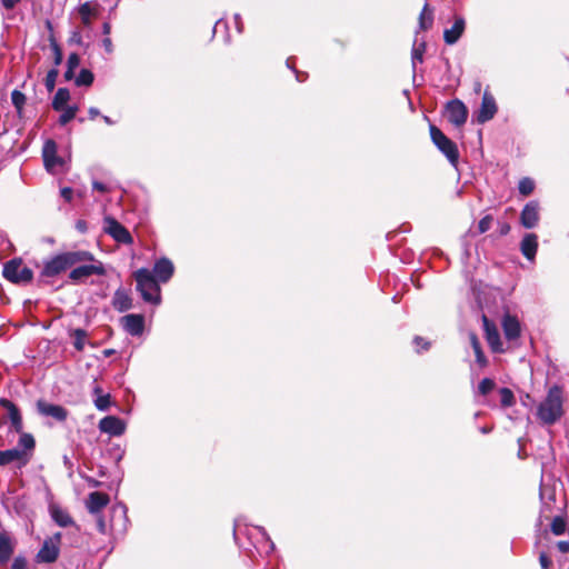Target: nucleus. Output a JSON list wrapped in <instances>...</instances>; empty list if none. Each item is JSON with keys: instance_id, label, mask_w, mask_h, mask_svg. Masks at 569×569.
Listing matches in <instances>:
<instances>
[{"instance_id": "obj_15", "label": "nucleus", "mask_w": 569, "mask_h": 569, "mask_svg": "<svg viewBox=\"0 0 569 569\" xmlns=\"http://www.w3.org/2000/svg\"><path fill=\"white\" fill-rule=\"evenodd\" d=\"M496 112L497 104L495 98L490 93L485 92L480 109L476 116L477 121L479 123H485L491 120L495 117Z\"/></svg>"}, {"instance_id": "obj_2", "label": "nucleus", "mask_w": 569, "mask_h": 569, "mask_svg": "<svg viewBox=\"0 0 569 569\" xmlns=\"http://www.w3.org/2000/svg\"><path fill=\"white\" fill-rule=\"evenodd\" d=\"M562 415V391L558 386H553L538 406L537 417L542 423L551 426L557 422Z\"/></svg>"}, {"instance_id": "obj_58", "label": "nucleus", "mask_w": 569, "mask_h": 569, "mask_svg": "<svg viewBox=\"0 0 569 569\" xmlns=\"http://www.w3.org/2000/svg\"><path fill=\"white\" fill-rule=\"evenodd\" d=\"M99 114H100V111H99L97 108L91 107V108L89 109V117H90V119H94V118H96V117H98Z\"/></svg>"}, {"instance_id": "obj_35", "label": "nucleus", "mask_w": 569, "mask_h": 569, "mask_svg": "<svg viewBox=\"0 0 569 569\" xmlns=\"http://www.w3.org/2000/svg\"><path fill=\"white\" fill-rule=\"evenodd\" d=\"M567 529L566 519L561 516H556L551 521V531L556 536L563 535Z\"/></svg>"}, {"instance_id": "obj_17", "label": "nucleus", "mask_w": 569, "mask_h": 569, "mask_svg": "<svg viewBox=\"0 0 569 569\" xmlns=\"http://www.w3.org/2000/svg\"><path fill=\"white\" fill-rule=\"evenodd\" d=\"M37 409L40 415L52 417L57 421H64L68 417V411L62 406L48 403L42 400L37 402Z\"/></svg>"}, {"instance_id": "obj_29", "label": "nucleus", "mask_w": 569, "mask_h": 569, "mask_svg": "<svg viewBox=\"0 0 569 569\" xmlns=\"http://www.w3.org/2000/svg\"><path fill=\"white\" fill-rule=\"evenodd\" d=\"M470 343L476 355V361L480 367H486L488 361L482 352L481 345L475 333L470 335Z\"/></svg>"}, {"instance_id": "obj_46", "label": "nucleus", "mask_w": 569, "mask_h": 569, "mask_svg": "<svg viewBox=\"0 0 569 569\" xmlns=\"http://www.w3.org/2000/svg\"><path fill=\"white\" fill-rule=\"evenodd\" d=\"M539 562L542 569H549L551 566V560L547 556L545 551H541L539 555Z\"/></svg>"}, {"instance_id": "obj_56", "label": "nucleus", "mask_w": 569, "mask_h": 569, "mask_svg": "<svg viewBox=\"0 0 569 569\" xmlns=\"http://www.w3.org/2000/svg\"><path fill=\"white\" fill-rule=\"evenodd\" d=\"M413 342L417 347H419V342H423L422 349L427 350L429 348V342L425 341L421 337H416Z\"/></svg>"}, {"instance_id": "obj_42", "label": "nucleus", "mask_w": 569, "mask_h": 569, "mask_svg": "<svg viewBox=\"0 0 569 569\" xmlns=\"http://www.w3.org/2000/svg\"><path fill=\"white\" fill-rule=\"evenodd\" d=\"M492 217L490 214L485 216L478 223L479 233H485L491 228Z\"/></svg>"}, {"instance_id": "obj_44", "label": "nucleus", "mask_w": 569, "mask_h": 569, "mask_svg": "<svg viewBox=\"0 0 569 569\" xmlns=\"http://www.w3.org/2000/svg\"><path fill=\"white\" fill-rule=\"evenodd\" d=\"M80 63V58L77 53H71L67 60V67L69 69H77Z\"/></svg>"}, {"instance_id": "obj_14", "label": "nucleus", "mask_w": 569, "mask_h": 569, "mask_svg": "<svg viewBox=\"0 0 569 569\" xmlns=\"http://www.w3.org/2000/svg\"><path fill=\"white\" fill-rule=\"evenodd\" d=\"M99 429L109 436L119 437L124 433L126 425L116 416H107L99 421Z\"/></svg>"}, {"instance_id": "obj_4", "label": "nucleus", "mask_w": 569, "mask_h": 569, "mask_svg": "<svg viewBox=\"0 0 569 569\" xmlns=\"http://www.w3.org/2000/svg\"><path fill=\"white\" fill-rule=\"evenodd\" d=\"M137 281V290L146 302L159 305L161 301L160 287L152 272L147 268H141L133 273Z\"/></svg>"}, {"instance_id": "obj_20", "label": "nucleus", "mask_w": 569, "mask_h": 569, "mask_svg": "<svg viewBox=\"0 0 569 569\" xmlns=\"http://www.w3.org/2000/svg\"><path fill=\"white\" fill-rule=\"evenodd\" d=\"M124 330L131 336H140L144 329V318L141 315H127L122 319Z\"/></svg>"}, {"instance_id": "obj_22", "label": "nucleus", "mask_w": 569, "mask_h": 569, "mask_svg": "<svg viewBox=\"0 0 569 569\" xmlns=\"http://www.w3.org/2000/svg\"><path fill=\"white\" fill-rule=\"evenodd\" d=\"M109 502V497L104 492L94 491L91 492L87 500V508L90 513L99 515Z\"/></svg>"}, {"instance_id": "obj_26", "label": "nucleus", "mask_w": 569, "mask_h": 569, "mask_svg": "<svg viewBox=\"0 0 569 569\" xmlns=\"http://www.w3.org/2000/svg\"><path fill=\"white\" fill-rule=\"evenodd\" d=\"M433 11L428 3H425L419 16V30L426 31L432 27Z\"/></svg>"}, {"instance_id": "obj_28", "label": "nucleus", "mask_w": 569, "mask_h": 569, "mask_svg": "<svg viewBox=\"0 0 569 569\" xmlns=\"http://www.w3.org/2000/svg\"><path fill=\"white\" fill-rule=\"evenodd\" d=\"M51 516L56 523L60 527H69L73 523L70 515L60 508H52Z\"/></svg>"}, {"instance_id": "obj_32", "label": "nucleus", "mask_w": 569, "mask_h": 569, "mask_svg": "<svg viewBox=\"0 0 569 569\" xmlns=\"http://www.w3.org/2000/svg\"><path fill=\"white\" fill-rule=\"evenodd\" d=\"M61 112L60 117H59V123L61 126H66L68 122H70L77 114L78 112V107L77 106H67V107H63L62 110H59Z\"/></svg>"}, {"instance_id": "obj_55", "label": "nucleus", "mask_w": 569, "mask_h": 569, "mask_svg": "<svg viewBox=\"0 0 569 569\" xmlns=\"http://www.w3.org/2000/svg\"><path fill=\"white\" fill-rule=\"evenodd\" d=\"M20 0H1L2 6L6 9H12Z\"/></svg>"}, {"instance_id": "obj_34", "label": "nucleus", "mask_w": 569, "mask_h": 569, "mask_svg": "<svg viewBox=\"0 0 569 569\" xmlns=\"http://www.w3.org/2000/svg\"><path fill=\"white\" fill-rule=\"evenodd\" d=\"M93 79H94L93 73H92L90 70H88V69H82V70L79 72L78 77L76 78L74 83H76L78 87H81V86H86V87H88V86H91V84H92Z\"/></svg>"}, {"instance_id": "obj_43", "label": "nucleus", "mask_w": 569, "mask_h": 569, "mask_svg": "<svg viewBox=\"0 0 569 569\" xmlns=\"http://www.w3.org/2000/svg\"><path fill=\"white\" fill-rule=\"evenodd\" d=\"M94 516H96L98 531L102 535H106L108 531V528H107V523H106L104 519L102 518V516L100 513L94 515Z\"/></svg>"}, {"instance_id": "obj_30", "label": "nucleus", "mask_w": 569, "mask_h": 569, "mask_svg": "<svg viewBox=\"0 0 569 569\" xmlns=\"http://www.w3.org/2000/svg\"><path fill=\"white\" fill-rule=\"evenodd\" d=\"M78 12L84 26H90L92 17L97 13L96 9L89 2L82 3L79 7Z\"/></svg>"}, {"instance_id": "obj_1", "label": "nucleus", "mask_w": 569, "mask_h": 569, "mask_svg": "<svg viewBox=\"0 0 569 569\" xmlns=\"http://www.w3.org/2000/svg\"><path fill=\"white\" fill-rule=\"evenodd\" d=\"M92 260H94V257L89 251H68L59 253L44 261L41 274L52 278L79 262Z\"/></svg>"}, {"instance_id": "obj_63", "label": "nucleus", "mask_w": 569, "mask_h": 569, "mask_svg": "<svg viewBox=\"0 0 569 569\" xmlns=\"http://www.w3.org/2000/svg\"><path fill=\"white\" fill-rule=\"evenodd\" d=\"M102 119L108 126H112L114 123L113 120L108 116H102Z\"/></svg>"}, {"instance_id": "obj_23", "label": "nucleus", "mask_w": 569, "mask_h": 569, "mask_svg": "<svg viewBox=\"0 0 569 569\" xmlns=\"http://www.w3.org/2000/svg\"><path fill=\"white\" fill-rule=\"evenodd\" d=\"M538 249V237L535 233H527L520 243L521 253L530 261L536 257Z\"/></svg>"}, {"instance_id": "obj_12", "label": "nucleus", "mask_w": 569, "mask_h": 569, "mask_svg": "<svg viewBox=\"0 0 569 569\" xmlns=\"http://www.w3.org/2000/svg\"><path fill=\"white\" fill-rule=\"evenodd\" d=\"M540 207L539 202L536 200L529 201L520 213V223L526 229H532L535 228L540 219Z\"/></svg>"}, {"instance_id": "obj_62", "label": "nucleus", "mask_w": 569, "mask_h": 569, "mask_svg": "<svg viewBox=\"0 0 569 569\" xmlns=\"http://www.w3.org/2000/svg\"><path fill=\"white\" fill-rule=\"evenodd\" d=\"M93 393L96 397H98L99 395H102V389L100 386L98 385H94L93 389H92Z\"/></svg>"}, {"instance_id": "obj_13", "label": "nucleus", "mask_w": 569, "mask_h": 569, "mask_svg": "<svg viewBox=\"0 0 569 569\" xmlns=\"http://www.w3.org/2000/svg\"><path fill=\"white\" fill-rule=\"evenodd\" d=\"M30 461V455L20 448H12L0 451V466H7L16 462L18 468H22Z\"/></svg>"}, {"instance_id": "obj_50", "label": "nucleus", "mask_w": 569, "mask_h": 569, "mask_svg": "<svg viewBox=\"0 0 569 569\" xmlns=\"http://www.w3.org/2000/svg\"><path fill=\"white\" fill-rule=\"evenodd\" d=\"M72 194H73V190L69 187H64L61 189V197L66 200V201H71L72 199Z\"/></svg>"}, {"instance_id": "obj_39", "label": "nucleus", "mask_w": 569, "mask_h": 569, "mask_svg": "<svg viewBox=\"0 0 569 569\" xmlns=\"http://www.w3.org/2000/svg\"><path fill=\"white\" fill-rule=\"evenodd\" d=\"M94 406L99 411H106L110 407V395H99L94 399Z\"/></svg>"}, {"instance_id": "obj_57", "label": "nucleus", "mask_w": 569, "mask_h": 569, "mask_svg": "<svg viewBox=\"0 0 569 569\" xmlns=\"http://www.w3.org/2000/svg\"><path fill=\"white\" fill-rule=\"evenodd\" d=\"M509 231H510V226H509L508 223H502V224H500V230H499V232H500V234H501V236H506V234H508V233H509Z\"/></svg>"}, {"instance_id": "obj_48", "label": "nucleus", "mask_w": 569, "mask_h": 569, "mask_svg": "<svg viewBox=\"0 0 569 569\" xmlns=\"http://www.w3.org/2000/svg\"><path fill=\"white\" fill-rule=\"evenodd\" d=\"M551 512V506L548 502H545L542 505L541 511H540V518L549 519Z\"/></svg>"}, {"instance_id": "obj_19", "label": "nucleus", "mask_w": 569, "mask_h": 569, "mask_svg": "<svg viewBox=\"0 0 569 569\" xmlns=\"http://www.w3.org/2000/svg\"><path fill=\"white\" fill-rule=\"evenodd\" d=\"M173 271V263L167 258H161L154 263L153 277L158 282H167L172 277Z\"/></svg>"}, {"instance_id": "obj_40", "label": "nucleus", "mask_w": 569, "mask_h": 569, "mask_svg": "<svg viewBox=\"0 0 569 569\" xmlns=\"http://www.w3.org/2000/svg\"><path fill=\"white\" fill-rule=\"evenodd\" d=\"M495 387H496V383L492 379L485 378L480 381V383L478 386V391H479V393L486 396L489 392H491L495 389Z\"/></svg>"}, {"instance_id": "obj_49", "label": "nucleus", "mask_w": 569, "mask_h": 569, "mask_svg": "<svg viewBox=\"0 0 569 569\" xmlns=\"http://www.w3.org/2000/svg\"><path fill=\"white\" fill-rule=\"evenodd\" d=\"M53 51H54V64L59 66L62 61V53L58 44H53Z\"/></svg>"}, {"instance_id": "obj_3", "label": "nucleus", "mask_w": 569, "mask_h": 569, "mask_svg": "<svg viewBox=\"0 0 569 569\" xmlns=\"http://www.w3.org/2000/svg\"><path fill=\"white\" fill-rule=\"evenodd\" d=\"M0 406L2 409H4L7 411L8 418L10 419L11 428L13 429V431H16L17 433H20L19 442L16 448H20V450H24L31 457L32 451L36 446V441H34V438L32 435L22 432V429H23L22 417H21V413H20L18 407L12 401H10L9 399H6V398L0 399Z\"/></svg>"}, {"instance_id": "obj_52", "label": "nucleus", "mask_w": 569, "mask_h": 569, "mask_svg": "<svg viewBox=\"0 0 569 569\" xmlns=\"http://www.w3.org/2000/svg\"><path fill=\"white\" fill-rule=\"evenodd\" d=\"M102 46L104 48V50L108 52V53H111L112 50H113V47H112V41L109 37H106L103 40H102Z\"/></svg>"}, {"instance_id": "obj_41", "label": "nucleus", "mask_w": 569, "mask_h": 569, "mask_svg": "<svg viewBox=\"0 0 569 569\" xmlns=\"http://www.w3.org/2000/svg\"><path fill=\"white\" fill-rule=\"evenodd\" d=\"M11 100L13 106L20 111L26 102V97L22 92L13 90L11 93Z\"/></svg>"}, {"instance_id": "obj_53", "label": "nucleus", "mask_w": 569, "mask_h": 569, "mask_svg": "<svg viewBox=\"0 0 569 569\" xmlns=\"http://www.w3.org/2000/svg\"><path fill=\"white\" fill-rule=\"evenodd\" d=\"M557 547L560 552L567 553L569 551V541H559Z\"/></svg>"}, {"instance_id": "obj_47", "label": "nucleus", "mask_w": 569, "mask_h": 569, "mask_svg": "<svg viewBox=\"0 0 569 569\" xmlns=\"http://www.w3.org/2000/svg\"><path fill=\"white\" fill-rule=\"evenodd\" d=\"M70 42L71 43H77V44H81L82 43V36H81L79 30L72 31L71 37H70Z\"/></svg>"}, {"instance_id": "obj_21", "label": "nucleus", "mask_w": 569, "mask_h": 569, "mask_svg": "<svg viewBox=\"0 0 569 569\" xmlns=\"http://www.w3.org/2000/svg\"><path fill=\"white\" fill-rule=\"evenodd\" d=\"M466 29V21L462 17H456L453 24L449 29H445L443 31V40L447 44L452 46L455 44Z\"/></svg>"}, {"instance_id": "obj_64", "label": "nucleus", "mask_w": 569, "mask_h": 569, "mask_svg": "<svg viewBox=\"0 0 569 569\" xmlns=\"http://www.w3.org/2000/svg\"><path fill=\"white\" fill-rule=\"evenodd\" d=\"M114 353V350L113 349H106L103 350V355L104 357H110Z\"/></svg>"}, {"instance_id": "obj_8", "label": "nucleus", "mask_w": 569, "mask_h": 569, "mask_svg": "<svg viewBox=\"0 0 569 569\" xmlns=\"http://www.w3.org/2000/svg\"><path fill=\"white\" fill-rule=\"evenodd\" d=\"M103 230L119 243L131 244L133 242L129 230L112 217H106L103 219Z\"/></svg>"}, {"instance_id": "obj_31", "label": "nucleus", "mask_w": 569, "mask_h": 569, "mask_svg": "<svg viewBox=\"0 0 569 569\" xmlns=\"http://www.w3.org/2000/svg\"><path fill=\"white\" fill-rule=\"evenodd\" d=\"M70 336L73 338V346H74V348L78 351H82L84 349L86 338H87L86 330H83L81 328L73 329L70 332Z\"/></svg>"}, {"instance_id": "obj_51", "label": "nucleus", "mask_w": 569, "mask_h": 569, "mask_svg": "<svg viewBox=\"0 0 569 569\" xmlns=\"http://www.w3.org/2000/svg\"><path fill=\"white\" fill-rule=\"evenodd\" d=\"M292 58H288L287 59V66L288 68L292 69L295 72H296V78L299 82H302L305 80V76H302L301 73H299L293 67H292Z\"/></svg>"}, {"instance_id": "obj_61", "label": "nucleus", "mask_w": 569, "mask_h": 569, "mask_svg": "<svg viewBox=\"0 0 569 569\" xmlns=\"http://www.w3.org/2000/svg\"><path fill=\"white\" fill-rule=\"evenodd\" d=\"M110 31H111L110 23L109 22H104L103 26H102V32L108 36L110 33Z\"/></svg>"}, {"instance_id": "obj_24", "label": "nucleus", "mask_w": 569, "mask_h": 569, "mask_svg": "<svg viewBox=\"0 0 569 569\" xmlns=\"http://www.w3.org/2000/svg\"><path fill=\"white\" fill-rule=\"evenodd\" d=\"M13 552V543L7 533H0V565L7 563Z\"/></svg>"}, {"instance_id": "obj_45", "label": "nucleus", "mask_w": 569, "mask_h": 569, "mask_svg": "<svg viewBox=\"0 0 569 569\" xmlns=\"http://www.w3.org/2000/svg\"><path fill=\"white\" fill-rule=\"evenodd\" d=\"M11 569H27V560L26 558L23 557H16L12 565H11Z\"/></svg>"}, {"instance_id": "obj_33", "label": "nucleus", "mask_w": 569, "mask_h": 569, "mask_svg": "<svg viewBox=\"0 0 569 569\" xmlns=\"http://www.w3.org/2000/svg\"><path fill=\"white\" fill-rule=\"evenodd\" d=\"M425 50H426L425 41H421L419 44H417V42H415L413 48H412V54H411L413 69L416 68L417 63H421L423 61Z\"/></svg>"}, {"instance_id": "obj_37", "label": "nucleus", "mask_w": 569, "mask_h": 569, "mask_svg": "<svg viewBox=\"0 0 569 569\" xmlns=\"http://www.w3.org/2000/svg\"><path fill=\"white\" fill-rule=\"evenodd\" d=\"M500 401H501V406L507 408V407H511L515 402V396L512 393V391L508 388H501L500 389Z\"/></svg>"}, {"instance_id": "obj_25", "label": "nucleus", "mask_w": 569, "mask_h": 569, "mask_svg": "<svg viewBox=\"0 0 569 569\" xmlns=\"http://www.w3.org/2000/svg\"><path fill=\"white\" fill-rule=\"evenodd\" d=\"M112 305L116 310L123 312L131 308V298L124 290H117L113 296Z\"/></svg>"}, {"instance_id": "obj_5", "label": "nucleus", "mask_w": 569, "mask_h": 569, "mask_svg": "<svg viewBox=\"0 0 569 569\" xmlns=\"http://www.w3.org/2000/svg\"><path fill=\"white\" fill-rule=\"evenodd\" d=\"M3 277L12 283L24 284L32 280L33 272L21 260L13 259L3 266Z\"/></svg>"}, {"instance_id": "obj_10", "label": "nucleus", "mask_w": 569, "mask_h": 569, "mask_svg": "<svg viewBox=\"0 0 569 569\" xmlns=\"http://www.w3.org/2000/svg\"><path fill=\"white\" fill-rule=\"evenodd\" d=\"M92 261L94 263L84 264V266H80V267L72 269L71 272L69 273V279L72 280L73 282H79V281H82V280L93 276V274L104 276L106 269H104L102 262L96 261V260H92Z\"/></svg>"}, {"instance_id": "obj_16", "label": "nucleus", "mask_w": 569, "mask_h": 569, "mask_svg": "<svg viewBox=\"0 0 569 569\" xmlns=\"http://www.w3.org/2000/svg\"><path fill=\"white\" fill-rule=\"evenodd\" d=\"M483 328L486 333V340L489 347L491 348L492 352H503L505 350L502 347L499 331L497 327L493 323H491L486 316H483Z\"/></svg>"}, {"instance_id": "obj_27", "label": "nucleus", "mask_w": 569, "mask_h": 569, "mask_svg": "<svg viewBox=\"0 0 569 569\" xmlns=\"http://www.w3.org/2000/svg\"><path fill=\"white\" fill-rule=\"evenodd\" d=\"M70 99V92L67 88H59L52 100V108L54 110H62L63 107H67V103Z\"/></svg>"}, {"instance_id": "obj_60", "label": "nucleus", "mask_w": 569, "mask_h": 569, "mask_svg": "<svg viewBox=\"0 0 569 569\" xmlns=\"http://www.w3.org/2000/svg\"><path fill=\"white\" fill-rule=\"evenodd\" d=\"M74 70L76 69H69V67H67V70L64 72L66 80H71L73 78Z\"/></svg>"}, {"instance_id": "obj_9", "label": "nucleus", "mask_w": 569, "mask_h": 569, "mask_svg": "<svg viewBox=\"0 0 569 569\" xmlns=\"http://www.w3.org/2000/svg\"><path fill=\"white\" fill-rule=\"evenodd\" d=\"M57 143L53 140H47L42 149L44 167L51 173H56L64 164L63 159L57 154Z\"/></svg>"}, {"instance_id": "obj_59", "label": "nucleus", "mask_w": 569, "mask_h": 569, "mask_svg": "<svg viewBox=\"0 0 569 569\" xmlns=\"http://www.w3.org/2000/svg\"><path fill=\"white\" fill-rule=\"evenodd\" d=\"M234 22H236L237 30L239 32H241V30H242V22H241V18H240L239 14H234Z\"/></svg>"}, {"instance_id": "obj_36", "label": "nucleus", "mask_w": 569, "mask_h": 569, "mask_svg": "<svg viewBox=\"0 0 569 569\" xmlns=\"http://www.w3.org/2000/svg\"><path fill=\"white\" fill-rule=\"evenodd\" d=\"M518 190L522 196H529L535 190V181L531 178L525 177L519 181Z\"/></svg>"}, {"instance_id": "obj_18", "label": "nucleus", "mask_w": 569, "mask_h": 569, "mask_svg": "<svg viewBox=\"0 0 569 569\" xmlns=\"http://www.w3.org/2000/svg\"><path fill=\"white\" fill-rule=\"evenodd\" d=\"M503 333L507 340L512 341L520 337L521 326L517 317L505 315L501 321Z\"/></svg>"}, {"instance_id": "obj_7", "label": "nucleus", "mask_w": 569, "mask_h": 569, "mask_svg": "<svg viewBox=\"0 0 569 569\" xmlns=\"http://www.w3.org/2000/svg\"><path fill=\"white\" fill-rule=\"evenodd\" d=\"M62 535L61 532H57L53 536L47 538L40 550L36 556V560L39 563H52L54 562L60 555V542Z\"/></svg>"}, {"instance_id": "obj_38", "label": "nucleus", "mask_w": 569, "mask_h": 569, "mask_svg": "<svg viewBox=\"0 0 569 569\" xmlns=\"http://www.w3.org/2000/svg\"><path fill=\"white\" fill-rule=\"evenodd\" d=\"M58 74H59V71L56 68L48 71L46 79H44V86L49 92H51L54 89Z\"/></svg>"}, {"instance_id": "obj_6", "label": "nucleus", "mask_w": 569, "mask_h": 569, "mask_svg": "<svg viewBox=\"0 0 569 569\" xmlns=\"http://www.w3.org/2000/svg\"><path fill=\"white\" fill-rule=\"evenodd\" d=\"M430 137L437 148L447 157L451 164H456L459 158V152L456 143L451 141L445 133L436 126H430Z\"/></svg>"}, {"instance_id": "obj_11", "label": "nucleus", "mask_w": 569, "mask_h": 569, "mask_svg": "<svg viewBox=\"0 0 569 569\" xmlns=\"http://www.w3.org/2000/svg\"><path fill=\"white\" fill-rule=\"evenodd\" d=\"M448 120L456 127H461L466 123L468 118V110L465 103L458 99L451 100L447 103Z\"/></svg>"}, {"instance_id": "obj_54", "label": "nucleus", "mask_w": 569, "mask_h": 569, "mask_svg": "<svg viewBox=\"0 0 569 569\" xmlns=\"http://www.w3.org/2000/svg\"><path fill=\"white\" fill-rule=\"evenodd\" d=\"M92 187H93L94 190L100 191V192H107L108 191V187L104 183L99 182V181H94Z\"/></svg>"}]
</instances>
